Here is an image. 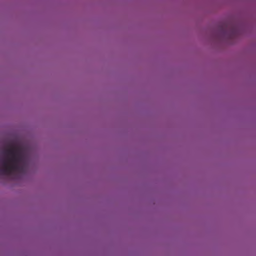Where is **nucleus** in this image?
Instances as JSON below:
<instances>
[{
	"mask_svg": "<svg viewBox=\"0 0 256 256\" xmlns=\"http://www.w3.org/2000/svg\"><path fill=\"white\" fill-rule=\"evenodd\" d=\"M28 158L21 146H12L0 152V174L12 176L26 172Z\"/></svg>",
	"mask_w": 256,
	"mask_h": 256,
	"instance_id": "nucleus-1",
	"label": "nucleus"
},
{
	"mask_svg": "<svg viewBox=\"0 0 256 256\" xmlns=\"http://www.w3.org/2000/svg\"><path fill=\"white\" fill-rule=\"evenodd\" d=\"M222 30L225 31V30L228 28V26L224 24L222 26Z\"/></svg>",
	"mask_w": 256,
	"mask_h": 256,
	"instance_id": "nucleus-2",
	"label": "nucleus"
}]
</instances>
